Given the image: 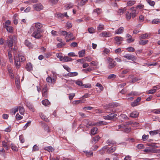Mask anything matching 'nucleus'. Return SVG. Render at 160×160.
Returning a JSON list of instances; mask_svg holds the SVG:
<instances>
[{
  "label": "nucleus",
  "mask_w": 160,
  "mask_h": 160,
  "mask_svg": "<svg viewBox=\"0 0 160 160\" xmlns=\"http://www.w3.org/2000/svg\"><path fill=\"white\" fill-rule=\"evenodd\" d=\"M137 148L139 149H141L143 148L144 147V146L143 144H138L137 146Z\"/></svg>",
  "instance_id": "obj_61"
},
{
  "label": "nucleus",
  "mask_w": 160,
  "mask_h": 160,
  "mask_svg": "<svg viewBox=\"0 0 160 160\" xmlns=\"http://www.w3.org/2000/svg\"><path fill=\"white\" fill-rule=\"evenodd\" d=\"M96 125L95 123H92L91 122H89L87 123L86 127L87 128H89V127L91 126H95Z\"/></svg>",
  "instance_id": "obj_48"
},
{
  "label": "nucleus",
  "mask_w": 160,
  "mask_h": 160,
  "mask_svg": "<svg viewBox=\"0 0 160 160\" xmlns=\"http://www.w3.org/2000/svg\"><path fill=\"white\" fill-rule=\"evenodd\" d=\"M73 4L70 3L64 6V8L65 10H68L72 8L73 7Z\"/></svg>",
  "instance_id": "obj_25"
},
{
  "label": "nucleus",
  "mask_w": 160,
  "mask_h": 160,
  "mask_svg": "<svg viewBox=\"0 0 160 160\" xmlns=\"http://www.w3.org/2000/svg\"><path fill=\"white\" fill-rule=\"evenodd\" d=\"M102 10L101 8H98L94 9L93 11V12H96L98 14H100Z\"/></svg>",
  "instance_id": "obj_47"
},
{
  "label": "nucleus",
  "mask_w": 160,
  "mask_h": 160,
  "mask_svg": "<svg viewBox=\"0 0 160 160\" xmlns=\"http://www.w3.org/2000/svg\"><path fill=\"white\" fill-rule=\"evenodd\" d=\"M123 57L128 60H131L132 61L136 60L137 59L136 57L132 54H127L124 55Z\"/></svg>",
  "instance_id": "obj_8"
},
{
  "label": "nucleus",
  "mask_w": 160,
  "mask_h": 160,
  "mask_svg": "<svg viewBox=\"0 0 160 160\" xmlns=\"http://www.w3.org/2000/svg\"><path fill=\"white\" fill-rule=\"evenodd\" d=\"M42 103L44 105L46 106L49 105L50 102H49L48 100L45 99V100H43L42 101Z\"/></svg>",
  "instance_id": "obj_31"
},
{
  "label": "nucleus",
  "mask_w": 160,
  "mask_h": 160,
  "mask_svg": "<svg viewBox=\"0 0 160 160\" xmlns=\"http://www.w3.org/2000/svg\"><path fill=\"white\" fill-rule=\"evenodd\" d=\"M116 142L111 139H108L107 142V143L108 144V146H110L111 145H113L116 144Z\"/></svg>",
  "instance_id": "obj_23"
},
{
  "label": "nucleus",
  "mask_w": 160,
  "mask_h": 160,
  "mask_svg": "<svg viewBox=\"0 0 160 160\" xmlns=\"http://www.w3.org/2000/svg\"><path fill=\"white\" fill-rule=\"evenodd\" d=\"M15 82L17 88L19 89L20 86L19 85V81L17 78H15Z\"/></svg>",
  "instance_id": "obj_58"
},
{
  "label": "nucleus",
  "mask_w": 160,
  "mask_h": 160,
  "mask_svg": "<svg viewBox=\"0 0 160 160\" xmlns=\"http://www.w3.org/2000/svg\"><path fill=\"white\" fill-rule=\"evenodd\" d=\"M104 28V25L101 24H99L98 25V26L97 29L98 30H103Z\"/></svg>",
  "instance_id": "obj_36"
},
{
  "label": "nucleus",
  "mask_w": 160,
  "mask_h": 160,
  "mask_svg": "<svg viewBox=\"0 0 160 160\" xmlns=\"http://www.w3.org/2000/svg\"><path fill=\"white\" fill-rule=\"evenodd\" d=\"M25 44L28 47H31L32 46L31 43L27 40H25Z\"/></svg>",
  "instance_id": "obj_41"
},
{
  "label": "nucleus",
  "mask_w": 160,
  "mask_h": 160,
  "mask_svg": "<svg viewBox=\"0 0 160 160\" xmlns=\"http://www.w3.org/2000/svg\"><path fill=\"white\" fill-rule=\"evenodd\" d=\"M26 68L28 71L32 70V67L31 63L29 62L27 64L26 66Z\"/></svg>",
  "instance_id": "obj_16"
},
{
  "label": "nucleus",
  "mask_w": 160,
  "mask_h": 160,
  "mask_svg": "<svg viewBox=\"0 0 160 160\" xmlns=\"http://www.w3.org/2000/svg\"><path fill=\"white\" fill-rule=\"evenodd\" d=\"M100 36L105 37H110L111 36V34L109 32H102L100 34Z\"/></svg>",
  "instance_id": "obj_12"
},
{
  "label": "nucleus",
  "mask_w": 160,
  "mask_h": 160,
  "mask_svg": "<svg viewBox=\"0 0 160 160\" xmlns=\"http://www.w3.org/2000/svg\"><path fill=\"white\" fill-rule=\"evenodd\" d=\"M75 83L76 84L79 86H83L84 87L86 88L88 87L86 85H82V82L81 81H77Z\"/></svg>",
  "instance_id": "obj_29"
},
{
  "label": "nucleus",
  "mask_w": 160,
  "mask_h": 160,
  "mask_svg": "<svg viewBox=\"0 0 160 160\" xmlns=\"http://www.w3.org/2000/svg\"><path fill=\"white\" fill-rule=\"evenodd\" d=\"M26 105L30 111L32 112H34V108L32 104H30L29 103H27Z\"/></svg>",
  "instance_id": "obj_30"
},
{
  "label": "nucleus",
  "mask_w": 160,
  "mask_h": 160,
  "mask_svg": "<svg viewBox=\"0 0 160 160\" xmlns=\"http://www.w3.org/2000/svg\"><path fill=\"white\" fill-rule=\"evenodd\" d=\"M148 42V40H142L139 41V43L141 45H144L147 43Z\"/></svg>",
  "instance_id": "obj_35"
},
{
  "label": "nucleus",
  "mask_w": 160,
  "mask_h": 160,
  "mask_svg": "<svg viewBox=\"0 0 160 160\" xmlns=\"http://www.w3.org/2000/svg\"><path fill=\"white\" fill-rule=\"evenodd\" d=\"M46 148V150L49 152H52L54 150V149L51 146H48Z\"/></svg>",
  "instance_id": "obj_59"
},
{
  "label": "nucleus",
  "mask_w": 160,
  "mask_h": 160,
  "mask_svg": "<svg viewBox=\"0 0 160 160\" xmlns=\"http://www.w3.org/2000/svg\"><path fill=\"white\" fill-rule=\"evenodd\" d=\"M108 61V68L109 69L113 68L116 65V63L112 58L108 57L107 58Z\"/></svg>",
  "instance_id": "obj_5"
},
{
  "label": "nucleus",
  "mask_w": 160,
  "mask_h": 160,
  "mask_svg": "<svg viewBox=\"0 0 160 160\" xmlns=\"http://www.w3.org/2000/svg\"><path fill=\"white\" fill-rule=\"evenodd\" d=\"M78 54L79 58L83 57L85 55V50H82L79 51L78 52Z\"/></svg>",
  "instance_id": "obj_17"
},
{
  "label": "nucleus",
  "mask_w": 160,
  "mask_h": 160,
  "mask_svg": "<svg viewBox=\"0 0 160 160\" xmlns=\"http://www.w3.org/2000/svg\"><path fill=\"white\" fill-rule=\"evenodd\" d=\"M63 60L65 62H69L72 61V59L68 57L67 56H66L64 58Z\"/></svg>",
  "instance_id": "obj_56"
},
{
  "label": "nucleus",
  "mask_w": 160,
  "mask_h": 160,
  "mask_svg": "<svg viewBox=\"0 0 160 160\" xmlns=\"http://www.w3.org/2000/svg\"><path fill=\"white\" fill-rule=\"evenodd\" d=\"M126 10V9L125 8H120L118 9V13L120 15L124 13Z\"/></svg>",
  "instance_id": "obj_28"
},
{
  "label": "nucleus",
  "mask_w": 160,
  "mask_h": 160,
  "mask_svg": "<svg viewBox=\"0 0 160 160\" xmlns=\"http://www.w3.org/2000/svg\"><path fill=\"white\" fill-rule=\"evenodd\" d=\"M100 138L99 136H97L93 138L92 140V143L94 142L95 143L96 142H98V141L99 140Z\"/></svg>",
  "instance_id": "obj_19"
},
{
  "label": "nucleus",
  "mask_w": 160,
  "mask_h": 160,
  "mask_svg": "<svg viewBox=\"0 0 160 160\" xmlns=\"http://www.w3.org/2000/svg\"><path fill=\"white\" fill-rule=\"evenodd\" d=\"M2 146L6 150H8L9 148V145L5 141L2 142Z\"/></svg>",
  "instance_id": "obj_20"
},
{
  "label": "nucleus",
  "mask_w": 160,
  "mask_h": 160,
  "mask_svg": "<svg viewBox=\"0 0 160 160\" xmlns=\"http://www.w3.org/2000/svg\"><path fill=\"white\" fill-rule=\"evenodd\" d=\"M74 37H73V34L72 33L69 32H68L67 36H66L65 37L66 39H67V38H72Z\"/></svg>",
  "instance_id": "obj_49"
},
{
  "label": "nucleus",
  "mask_w": 160,
  "mask_h": 160,
  "mask_svg": "<svg viewBox=\"0 0 160 160\" xmlns=\"http://www.w3.org/2000/svg\"><path fill=\"white\" fill-rule=\"evenodd\" d=\"M84 152L86 154V156L88 157H89L92 156L93 155V153L92 152L87 151H84Z\"/></svg>",
  "instance_id": "obj_32"
},
{
  "label": "nucleus",
  "mask_w": 160,
  "mask_h": 160,
  "mask_svg": "<svg viewBox=\"0 0 160 160\" xmlns=\"http://www.w3.org/2000/svg\"><path fill=\"white\" fill-rule=\"evenodd\" d=\"M114 40L117 45H120L123 40V38L121 37L116 36L114 38Z\"/></svg>",
  "instance_id": "obj_10"
},
{
  "label": "nucleus",
  "mask_w": 160,
  "mask_h": 160,
  "mask_svg": "<svg viewBox=\"0 0 160 160\" xmlns=\"http://www.w3.org/2000/svg\"><path fill=\"white\" fill-rule=\"evenodd\" d=\"M156 92V90L153 87V89L147 91V93L148 94H153Z\"/></svg>",
  "instance_id": "obj_45"
},
{
  "label": "nucleus",
  "mask_w": 160,
  "mask_h": 160,
  "mask_svg": "<svg viewBox=\"0 0 160 160\" xmlns=\"http://www.w3.org/2000/svg\"><path fill=\"white\" fill-rule=\"evenodd\" d=\"M6 41L8 46L12 50V47L13 44L17 42V38L15 35H10L8 37V40Z\"/></svg>",
  "instance_id": "obj_2"
},
{
  "label": "nucleus",
  "mask_w": 160,
  "mask_h": 160,
  "mask_svg": "<svg viewBox=\"0 0 160 160\" xmlns=\"http://www.w3.org/2000/svg\"><path fill=\"white\" fill-rule=\"evenodd\" d=\"M143 151L147 153H153V152H154L153 149H150L148 148L145 149Z\"/></svg>",
  "instance_id": "obj_46"
},
{
  "label": "nucleus",
  "mask_w": 160,
  "mask_h": 160,
  "mask_svg": "<svg viewBox=\"0 0 160 160\" xmlns=\"http://www.w3.org/2000/svg\"><path fill=\"white\" fill-rule=\"evenodd\" d=\"M18 108L20 113L21 114H23L24 112V109L23 107L19 106L18 107Z\"/></svg>",
  "instance_id": "obj_33"
},
{
  "label": "nucleus",
  "mask_w": 160,
  "mask_h": 160,
  "mask_svg": "<svg viewBox=\"0 0 160 160\" xmlns=\"http://www.w3.org/2000/svg\"><path fill=\"white\" fill-rule=\"evenodd\" d=\"M95 124L97 126H99L101 125H106L107 124V123L106 122L101 121L99 122H98Z\"/></svg>",
  "instance_id": "obj_44"
},
{
  "label": "nucleus",
  "mask_w": 160,
  "mask_h": 160,
  "mask_svg": "<svg viewBox=\"0 0 160 160\" xmlns=\"http://www.w3.org/2000/svg\"><path fill=\"white\" fill-rule=\"evenodd\" d=\"M18 107H15L13 108L12 110V113H13L14 114H15V113L18 111Z\"/></svg>",
  "instance_id": "obj_60"
},
{
  "label": "nucleus",
  "mask_w": 160,
  "mask_h": 160,
  "mask_svg": "<svg viewBox=\"0 0 160 160\" xmlns=\"http://www.w3.org/2000/svg\"><path fill=\"white\" fill-rule=\"evenodd\" d=\"M33 32L32 36L36 39H38L40 38L42 36L41 33L43 32V30H37L34 29Z\"/></svg>",
  "instance_id": "obj_3"
},
{
  "label": "nucleus",
  "mask_w": 160,
  "mask_h": 160,
  "mask_svg": "<svg viewBox=\"0 0 160 160\" xmlns=\"http://www.w3.org/2000/svg\"><path fill=\"white\" fill-rule=\"evenodd\" d=\"M147 145L148 146L152 147L154 148H158V146H156V143H148L147 144Z\"/></svg>",
  "instance_id": "obj_51"
},
{
  "label": "nucleus",
  "mask_w": 160,
  "mask_h": 160,
  "mask_svg": "<svg viewBox=\"0 0 160 160\" xmlns=\"http://www.w3.org/2000/svg\"><path fill=\"white\" fill-rule=\"evenodd\" d=\"M11 23L10 21L8 20L6 21L5 22V28L9 26V25Z\"/></svg>",
  "instance_id": "obj_63"
},
{
  "label": "nucleus",
  "mask_w": 160,
  "mask_h": 160,
  "mask_svg": "<svg viewBox=\"0 0 160 160\" xmlns=\"http://www.w3.org/2000/svg\"><path fill=\"white\" fill-rule=\"evenodd\" d=\"M140 79H138V78H133L132 79V80H131V81H130L129 82H130L131 83H134L137 81H138V80H139Z\"/></svg>",
  "instance_id": "obj_62"
},
{
  "label": "nucleus",
  "mask_w": 160,
  "mask_h": 160,
  "mask_svg": "<svg viewBox=\"0 0 160 160\" xmlns=\"http://www.w3.org/2000/svg\"><path fill=\"white\" fill-rule=\"evenodd\" d=\"M123 27H120L118 29L115 31V33L116 34H121L123 32Z\"/></svg>",
  "instance_id": "obj_22"
},
{
  "label": "nucleus",
  "mask_w": 160,
  "mask_h": 160,
  "mask_svg": "<svg viewBox=\"0 0 160 160\" xmlns=\"http://www.w3.org/2000/svg\"><path fill=\"white\" fill-rule=\"evenodd\" d=\"M117 116V114L114 113H111L107 116H103V118L106 120H111L113 119Z\"/></svg>",
  "instance_id": "obj_7"
},
{
  "label": "nucleus",
  "mask_w": 160,
  "mask_h": 160,
  "mask_svg": "<svg viewBox=\"0 0 160 160\" xmlns=\"http://www.w3.org/2000/svg\"><path fill=\"white\" fill-rule=\"evenodd\" d=\"M136 3V1L134 0H130L128 1L127 3V6H131L134 5Z\"/></svg>",
  "instance_id": "obj_34"
},
{
  "label": "nucleus",
  "mask_w": 160,
  "mask_h": 160,
  "mask_svg": "<svg viewBox=\"0 0 160 160\" xmlns=\"http://www.w3.org/2000/svg\"><path fill=\"white\" fill-rule=\"evenodd\" d=\"M116 149V148L115 147H111L108 148H108L106 149L107 150V152L108 154L114 152Z\"/></svg>",
  "instance_id": "obj_15"
},
{
  "label": "nucleus",
  "mask_w": 160,
  "mask_h": 160,
  "mask_svg": "<svg viewBox=\"0 0 160 160\" xmlns=\"http://www.w3.org/2000/svg\"><path fill=\"white\" fill-rule=\"evenodd\" d=\"M110 52V51L109 49L108 48H105L103 51V53L102 54L104 55H105V54H108Z\"/></svg>",
  "instance_id": "obj_39"
},
{
  "label": "nucleus",
  "mask_w": 160,
  "mask_h": 160,
  "mask_svg": "<svg viewBox=\"0 0 160 160\" xmlns=\"http://www.w3.org/2000/svg\"><path fill=\"white\" fill-rule=\"evenodd\" d=\"M60 32L61 35L66 36H67L68 32H67L65 31H61Z\"/></svg>",
  "instance_id": "obj_57"
},
{
  "label": "nucleus",
  "mask_w": 160,
  "mask_h": 160,
  "mask_svg": "<svg viewBox=\"0 0 160 160\" xmlns=\"http://www.w3.org/2000/svg\"><path fill=\"white\" fill-rule=\"evenodd\" d=\"M7 31L10 33H12L13 31V28L11 26H9L5 28Z\"/></svg>",
  "instance_id": "obj_38"
},
{
  "label": "nucleus",
  "mask_w": 160,
  "mask_h": 160,
  "mask_svg": "<svg viewBox=\"0 0 160 160\" xmlns=\"http://www.w3.org/2000/svg\"><path fill=\"white\" fill-rule=\"evenodd\" d=\"M141 98L140 97H138L133 102L131 103L132 106L133 107L136 106L139 104V102L141 100Z\"/></svg>",
  "instance_id": "obj_11"
},
{
  "label": "nucleus",
  "mask_w": 160,
  "mask_h": 160,
  "mask_svg": "<svg viewBox=\"0 0 160 160\" xmlns=\"http://www.w3.org/2000/svg\"><path fill=\"white\" fill-rule=\"evenodd\" d=\"M126 17L127 20H129L131 17V13H129V12H127L126 14Z\"/></svg>",
  "instance_id": "obj_52"
},
{
  "label": "nucleus",
  "mask_w": 160,
  "mask_h": 160,
  "mask_svg": "<svg viewBox=\"0 0 160 160\" xmlns=\"http://www.w3.org/2000/svg\"><path fill=\"white\" fill-rule=\"evenodd\" d=\"M33 8L35 10L39 11L43 9V6L41 3H38L34 4L33 5Z\"/></svg>",
  "instance_id": "obj_6"
},
{
  "label": "nucleus",
  "mask_w": 160,
  "mask_h": 160,
  "mask_svg": "<svg viewBox=\"0 0 160 160\" xmlns=\"http://www.w3.org/2000/svg\"><path fill=\"white\" fill-rule=\"evenodd\" d=\"M40 116L41 118L46 121V122H49V120L48 118L46 117V116L42 113H40Z\"/></svg>",
  "instance_id": "obj_21"
},
{
  "label": "nucleus",
  "mask_w": 160,
  "mask_h": 160,
  "mask_svg": "<svg viewBox=\"0 0 160 160\" xmlns=\"http://www.w3.org/2000/svg\"><path fill=\"white\" fill-rule=\"evenodd\" d=\"M98 128L96 127L92 128L91 130V134L94 135L97 133Z\"/></svg>",
  "instance_id": "obj_24"
},
{
  "label": "nucleus",
  "mask_w": 160,
  "mask_h": 160,
  "mask_svg": "<svg viewBox=\"0 0 160 160\" xmlns=\"http://www.w3.org/2000/svg\"><path fill=\"white\" fill-rule=\"evenodd\" d=\"M151 35V34L149 33H146L144 34H142L139 37V39L142 40L145 38H147L148 37H150Z\"/></svg>",
  "instance_id": "obj_14"
},
{
  "label": "nucleus",
  "mask_w": 160,
  "mask_h": 160,
  "mask_svg": "<svg viewBox=\"0 0 160 160\" xmlns=\"http://www.w3.org/2000/svg\"><path fill=\"white\" fill-rule=\"evenodd\" d=\"M159 132V131L158 130L153 131H150L149 132V134L150 135H153L158 134Z\"/></svg>",
  "instance_id": "obj_37"
},
{
  "label": "nucleus",
  "mask_w": 160,
  "mask_h": 160,
  "mask_svg": "<svg viewBox=\"0 0 160 160\" xmlns=\"http://www.w3.org/2000/svg\"><path fill=\"white\" fill-rule=\"evenodd\" d=\"M14 63L15 65L17 67H19L20 65V62L24 61L25 58V57L20 54H18V55H16L14 56Z\"/></svg>",
  "instance_id": "obj_1"
},
{
  "label": "nucleus",
  "mask_w": 160,
  "mask_h": 160,
  "mask_svg": "<svg viewBox=\"0 0 160 160\" xmlns=\"http://www.w3.org/2000/svg\"><path fill=\"white\" fill-rule=\"evenodd\" d=\"M46 80L48 82L50 83H54L55 82L56 80V79L55 78H52L50 76H48L46 78Z\"/></svg>",
  "instance_id": "obj_13"
},
{
  "label": "nucleus",
  "mask_w": 160,
  "mask_h": 160,
  "mask_svg": "<svg viewBox=\"0 0 160 160\" xmlns=\"http://www.w3.org/2000/svg\"><path fill=\"white\" fill-rule=\"evenodd\" d=\"M48 89L46 85H45L42 90V94L43 97L47 98L48 97Z\"/></svg>",
  "instance_id": "obj_9"
},
{
  "label": "nucleus",
  "mask_w": 160,
  "mask_h": 160,
  "mask_svg": "<svg viewBox=\"0 0 160 160\" xmlns=\"http://www.w3.org/2000/svg\"><path fill=\"white\" fill-rule=\"evenodd\" d=\"M138 95V92H132L131 93H130L128 94V96H135Z\"/></svg>",
  "instance_id": "obj_50"
},
{
  "label": "nucleus",
  "mask_w": 160,
  "mask_h": 160,
  "mask_svg": "<svg viewBox=\"0 0 160 160\" xmlns=\"http://www.w3.org/2000/svg\"><path fill=\"white\" fill-rule=\"evenodd\" d=\"M65 43L63 42H61L58 43L57 44V47L58 48H60L65 45Z\"/></svg>",
  "instance_id": "obj_40"
},
{
  "label": "nucleus",
  "mask_w": 160,
  "mask_h": 160,
  "mask_svg": "<svg viewBox=\"0 0 160 160\" xmlns=\"http://www.w3.org/2000/svg\"><path fill=\"white\" fill-rule=\"evenodd\" d=\"M42 24L40 22L35 23L33 24L32 25L31 27L30 28V32H32L33 31H34V30L35 29V27L36 29V30H42L41 29V28H42Z\"/></svg>",
  "instance_id": "obj_4"
},
{
  "label": "nucleus",
  "mask_w": 160,
  "mask_h": 160,
  "mask_svg": "<svg viewBox=\"0 0 160 160\" xmlns=\"http://www.w3.org/2000/svg\"><path fill=\"white\" fill-rule=\"evenodd\" d=\"M8 72L9 73L10 76L12 78H13L14 77V76L13 73H12V70L11 68L8 69Z\"/></svg>",
  "instance_id": "obj_42"
},
{
  "label": "nucleus",
  "mask_w": 160,
  "mask_h": 160,
  "mask_svg": "<svg viewBox=\"0 0 160 160\" xmlns=\"http://www.w3.org/2000/svg\"><path fill=\"white\" fill-rule=\"evenodd\" d=\"M96 86V87H98L99 88V89L101 91H102L103 90V88L102 85L99 83H97Z\"/></svg>",
  "instance_id": "obj_53"
},
{
  "label": "nucleus",
  "mask_w": 160,
  "mask_h": 160,
  "mask_svg": "<svg viewBox=\"0 0 160 160\" xmlns=\"http://www.w3.org/2000/svg\"><path fill=\"white\" fill-rule=\"evenodd\" d=\"M138 116V113L137 112H134L131 113L130 116L133 118L137 117Z\"/></svg>",
  "instance_id": "obj_26"
},
{
  "label": "nucleus",
  "mask_w": 160,
  "mask_h": 160,
  "mask_svg": "<svg viewBox=\"0 0 160 160\" xmlns=\"http://www.w3.org/2000/svg\"><path fill=\"white\" fill-rule=\"evenodd\" d=\"M114 106L113 104L112 103H110L104 106V107L106 110L108 109L112 108Z\"/></svg>",
  "instance_id": "obj_27"
},
{
  "label": "nucleus",
  "mask_w": 160,
  "mask_h": 160,
  "mask_svg": "<svg viewBox=\"0 0 160 160\" xmlns=\"http://www.w3.org/2000/svg\"><path fill=\"white\" fill-rule=\"evenodd\" d=\"M11 148L13 150L15 151L18 150L17 148L13 144H11Z\"/></svg>",
  "instance_id": "obj_55"
},
{
  "label": "nucleus",
  "mask_w": 160,
  "mask_h": 160,
  "mask_svg": "<svg viewBox=\"0 0 160 160\" xmlns=\"http://www.w3.org/2000/svg\"><path fill=\"white\" fill-rule=\"evenodd\" d=\"M127 50L128 52H133L135 50V49L134 48L132 47H129L127 48Z\"/></svg>",
  "instance_id": "obj_64"
},
{
  "label": "nucleus",
  "mask_w": 160,
  "mask_h": 160,
  "mask_svg": "<svg viewBox=\"0 0 160 160\" xmlns=\"http://www.w3.org/2000/svg\"><path fill=\"white\" fill-rule=\"evenodd\" d=\"M147 2L151 6H153L155 4V2L154 1H151V0H147Z\"/></svg>",
  "instance_id": "obj_43"
},
{
  "label": "nucleus",
  "mask_w": 160,
  "mask_h": 160,
  "mask_svg": "<svg viewBox=\"0 0 160 160\" xmlns=\"http://www.w3.org/2000/svg\"><path fill=\"white\" fill-rule=\"evenodd\" d=\"M108 148V146L106 145L102 148L101 150L99 151V152L100 154L101 155H103L104 154L105 151V150Z\"/></svg>",
  "instance_id": "obj_18"
},
{
  "label": "nucleus",
  "mask_w": 160,
  "mask_h": 160,
  "mask_svg": "<svg viewBox=\"0 0 160 160\" xmlns=\"http://www.w3.org/2000/svg\"><path fill=\"white\" fill-rule=\"evenodd\" d=\"M160 22V19H153L152 21V23L157 24Z\"/></svg>",
  "instance_id": "obj_54"
}]
</instances>
